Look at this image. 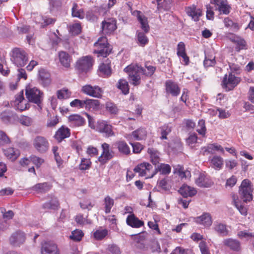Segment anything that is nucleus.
<instances>
[{
	"label": "nucleus",
	"instance_id": "58836bf2",
	"mask_svg": "<svg viewBox=\"0 0 254 254\" xmlns=\"http://www.w3.org/2000/svg\"><path fill=\"white\" fill-rule=\"evenodd\" d=\"M132 136L137 140L145 139L147 136V131L144 128H139L132 132Z\"/></svg>",
	"mask_w": 254,
	"mask_h": 254
},
{
	"label": "nucleus",
	"instance_id": "bf43d9fd",
	"mask_svg": "<svg viewBox=\"0 0 254 254\" xmlns=\"http://www.w3.org/2000/svg\"><path fill=\"white\" fill-rule=\"evenodd\" d=\"M108 234V231L106 229L98 230L94 233V237L97 240H101L105 238Z\"/></svg>",
	"mask_w": 254,
	"mask_h": 254
},
{
	"label": "nucleus",
	"instance_id": "e2e57ef3",
	"mask_svg": "<svg viewBox=\"0 0 254 254\" xmlns=\"http://www.w3.org/2000/svg\"><path fill=\"white\" fill-rule=\"evenodd\" d=\"M30 159L31 162L37 168H39L44 162V160L43 158L35 155H31L30 157Z\"/></svg>",
	"mask_w": 254,
	"mask_h": 254
},
{
	"label": "nucleus",
	"instance_id": "9d476101",
	"mask_svg": "<svg viewBox=\"0 0 254 254\" xmlns=\"http://www.w3.org/2000/svg\"><path fill=\"white\" fill-rule=\"evenodd\" d=\"M210 3L215 5V10L221 14L228 15L231 11V6L227 0H210Z\"/></svg>",
	"mask_w": 254,
	"mask_h": 254
},
{
	"label": "nucleus",
	"instance_id": "6ab92c4d",
	"mask_svg": "<svg viewBox=\"0 0 254 254\" xmlns=\"http://www.w3.org/2000/svg\"><path fill=\"white\" fill-rule=\"evenodd\" d=\"M165 87L167 93L173 96H177L180 93L181 89L178 84L171 80L166 81Z\"/></svg>",
	"mask_w": 254,
	"mask_h": 254
},
{
	"label": "nucleus",
	"instance_id": "603ef678",
	"mask_svg": "<svg viewBox=\"0 0 254 254\" xmlns=\"http://www.w3.org/2000/svg\"><path fill=\"white\" fill-rule=\"evenodd\" d=\"M216 64V61L215 57L212 56L205 55V59L203 61V65L205 67L207 68L210 66H213Z\"/></svg>",
	"mask_w": 254,
	"mask_h": 254
},
{
	"label": "nucleus",
	"instance_id": "37998d69",
	"mask_svg": "<svg viewBox=\"0 0 254 254\" xmlns=\"http://www.w3.org/2000/svg\"><path fill=\"white\" fill-rule=\"evenodd\" d=\"M159 130L161 134L160 139L162 140L167 139V135L172 131V127L169 124H165L160 127Z\"/></svg>",
	"mask_w": 254,
	"mask_h": 254
},
{
	"label": "nucleus",
	"instance_id": "aec40b11",
	"mask_svg": "<svg viewBox=\"0 0 254 254\" xmlns=\"http://www.w3.org/2000/svg\"><path fill=\"white\" fill-rule=\"evenodd\" d=\"M69 126L72 127L82 126L84 125L85 119L78 114H73L68 117Z\"/></svg>",
	"mask_w": 254,
	"mask_h": 254
},
{
	"label": "nucleus",
	"instance_id": "69168bd1",
	"mask_svg": "<svg viewBox=\"0 0 254 254\" xmlns=\"http://www.w3.org/2000/svg\"><path fill=\"white\" fill-rule=\"evenodd\" d=\"M10 142L9 138L3 131L0 130V146L9 143Z\"/></svg>",
	"mask_w": 254,
	"mask_h": 254
},
{
	"label": "nucleus",
	"instance_id": "7ed1b4c3",
	"mask_svg": "<svg viewBox=\"0 0 254 254\" xmlns=\"http://www.w3.org/2000/svg\"><path fill=\"white\" fill-rule=\"evenodd\" d=\"M124 71L127 73L131 84L137 86L140 83V74L143 71L141 66L137 64H130L124 69Z\"/></svg>",
	"mask_w": 254,
	"mask_h": 254
},
{
	"label": "nucleus",
	"instance_id": "473e14b6",
	"mask_svg": "<svg viewBox=\"0 0 254 254\" xmlns=\"http://www.w3.org/2000/svg\"><path fill=\"white\" fill-rule=\"evenodd\" d=\"M59 57L61 64L64 67H69L71 59L67 53L64 51H61L59 53Z\"/></svg>",
	"mask_w": 254,
	"mask_h": 254
},
{
	"label": "nucleus",
	"instance_id": "cd10ccee",
	"mask_svg": "<svg viewBox=\"0 0 254 254\" xmlns=\"http://www.w3.org/2000/svg\"><path fill=\"white\" fill-rule=\"evenodd\" d=\"M39 80L44 87L48 86L51 83L50 74L44 69L39 71Z\"/></svg>",
	"mask_w": 254,
	"mask_h": 254
},
{
	"label": "nucleus",
	"instance_id": "09e8293b",
	"mask_svg": "<svg viewBox=\"0 0 254 254\" xmlns=\"http://www.w3.org/2000/svg\"><path fill=\"white\" fill-rule=\"evenodd\" d=\"M57 94L58 98L62 100L69 98L71 95V93L68 89L64 88L58 90Z\"/></svg>",
	"mask_w": 254,
	"mask_h": 254
},
{
	"label": "nucleus",
	"instance_id": "13d9d810",
	"mask_svg": "<svg viewBox=\"0 0 254 254\" xmlns=\"http://www.w3.org/2000/svg\"><path fill=\"white\" fill-rule=\"evenodd\" d=\"M83 236V233L81 230L76 229L72 232L70 238L74 241H80Z\"/></svg>",
	"mask_w": 254,
	"mask_h": 254
},
{
	"label": "nucleus",
	"instance_id": "b1692460",
	"mask_svg": "<svg viewBox=\"0 0 254 254\" xmlns=\"http://www.w3.org/2000/svg\"><path fill=\"white\" fill-rule=\"evenodd\" d=\"M214 230L219 235L225 237L229 235V230L225 224L218 221L214 222L213 225Z\"/></svg>",
	"mask_w": 254,
	"mask_h": 254
},
{
	"label": "nucleus",
	"instance_id": "5701e85b",
	"mask_svg": "<svg viewBox=\"0 0 254 254\" xmlns=\"http://www.w3.org/2000/svg\"><path fill=\"white\" fill-rule=\"evenodd\" d=\"M133 14L134 15L136 14L137 19L141 24V29L145 33H148L150 27L148 24L147 18L144 15L141 14V12L140 11H134Z\"/></svg>",
	"mask_w": 254,
	"mask_h": 254
},
{
	"label": "nucleus",
	"instance_id": "a878e982",
	"mask_svg": "<svg viewBox=\"0 0 254 254\" xmlns=\"http://www.w3.org/2000/svg\"><path fill=\"white\" fill-rule=\"evenodd\" d=\"M187 14L191 17L192 19L195 21L199 20V17L201 16V10L199 8H196L195 6L188 7L186 9Z\"/></svg>",
	"mask_w": 254,
	"mask_h": 254
},
{
	"label": "nucleus",
	"instance_id": "20e7f679",
	"mask_svg": "<svg viewBox=\"0 0 254 254\" xmlns=\"http://www.w3.org/2000/svg\"><path fill=\"white\" fill-rule=\"evenodd\" d=\"M26 96L28 101L36 104L40 110L42 109L41 103L43 100V93L36 87L26 88Z\"/></svg>",
	"mask_w": 254,
	"mask_h": 254
},
{
	"label": "nucleus",
	"instance_id": "dca6fc26",
	"mask_svg": "<svg viewBox=\"0 0 254 254\" xmlns=\"http://www.w3.org/2000/svg\"><path fill=\"white\" fill-rule=\"evenodd\" d=\"M25 240L24 233L21 231H16L13 233L9 238V242L14 247L20 246Z\"/></svg>",
	"mask_w": 254,
	"mask_h": 254
},
{
	"label": "nucleus",
	"instance_id": "7c9ffc66",
	"mask_svg": "<svg viewBox=\"0 0 254 254\" xmlns=\"http://www.w3.org/2000/svg\"><path fill=\"white\" fill-rule=\"evenodd\" d=\"M114 145L122 154L129 155L130 153V148L125 141H118L114 144Z\"/></svg>",
	"mask_w": 254,
	"mask_h": 254
},
{
	"label": "nucleus",
	"instance_id": "4c0bfd02",
	"mask_svg": "<svg viewBox=\"0 0 254 254\" xmlns=\"http://www.w3.org/2000/svg\"><path fill=\"white\" fill-rule=\"evenodd\" d=\"M171 170V168L170 165L168 164L161 163L155 167V170H154V174L155 175L159 172L161 174L168 175L170 173Z\"/></svg>",
	"mask_w": 254,
	"mask_h": 254
},
{
	"label": "nucleus",
	"instance_id": "774afa93",
	"mask_svg": "<svg viewBox=\"0 0 254 254\" xmlns=\"http://www.w3.org/2000/svg\"><path fill=\"white\" fill-rule=\"evenodd\" d=\"M145 67L147 68V70L145 69H144L142 67V69L143 71L141 72V73H142V74H144V75H145L146 76H151L154 73V71L156 70V67L153 66H151V65L147 66V65H146Z\"/></svg>",
	"mask_w": 254,
	"mask_h": 254
},
{
	"label": "nucleus",
	"instance_id": "0eeeda50",
	"mask_svg": "<svg viewBox=\"0 0 254 254\" xmlns=\"http://www.w3.org/2000/svg\"><path fill=\"white\" fill-rule=\"evenodd\" d=\"M94 60L90 56H83L76 63V68L81 72H87L92 67Z\"/></svg>",
	"mask_w": 254,
	"mask_h": 254
},
{
	"label": "nucleus",
	"instance_id": "f3484780",
	"mask_svg": "<svg viewBox=\"0 0 254 254\" xmlns=\"http://www.w3.org/2000/svg\"><path fill=\"white\" fill-rule=\"evenodd\" d=\"M70 135V130L67 127L62 126L56 132L54 137L58 142H61L64 139Z\"/></svg>",
	"mask_w": 254,
	"mask_h": 254
},
{
	"label": "nucleus",
	"instance_id": "e433bc0d",
	"mask_svg": "<svg viewBox=\"0 0 254 254\" xmlns=\"http://www.w3.org/2000/svg\"><path fill=\"white\" fill-rule=\"evenodd\" d=\"M100 102L98 100L87 99L85 100L86 110H98L99 109Z\"/></svg>",
	"mask_w": 254,
	"mask_h": 254
},
{
	"label": "nucleus",
	"instance_id": "6e6d98bb",
	"mask_svg": "<svg viewBox=\"0 0 254 254\" xmlns=\"http://www.w3.org/2000/svg\"><path fill=\"white\" fill-rule=\"evenodd\" d=\"M106 110L111 114L116 115L118 112V109L116 104L111 102L106 103Z\"/></svg>",
	"mask_w": 254,
	"mask_h": 254
},
{
	"label": "nucleus",
	"instance_id": "2f4dec72",
	"mask_svg": "<svg viewBox=\"0 0 254 254\" xmlns=\"http://www.w3.org/2000/svg\"><path fill=\"white\" fill-rule=\"evenodd\" d=\"M180 193L184 197L192 196L196 193V190L187 185H183L179 190Z\"/></svg>",
	"mask_w": 254,
	"mask_h": 254
},
{
	"label": "nucleus",
	"instance_id": "c03bdc74",
	"mask_svg": "<svg viewBox=\"0 0 254 254\" xmlns=\"http://www.w3.org/2000/svg\"><path fill=\"white\" fill-rule=\"evenodd\" d=\"M147 152L150 155L152 163L154 165L158 164L160 161L159 153L158 151L154 148H149Z\"/></svg>",
	"mask_w": 254,
	"mask_h": 254
},
{
	"label": "nucleus",
	"instance_id": "8fccbe9b",
	"mask_svg": "<svg viewBox=\"0 0 254 254\" xmlns=\"http://www.w3.org/2000/svg\"><path fill=\"white\" fill-rule=\"evenodd\" d=\"M223 22L225 26L227 28H230L233 30H238L239 29V25L237 23H234L229 17L225 18Z\"/></svg>",
	"mask_w": 254,
	"mask_h": 254
},
{
	"label": "nucleus",
	"instance_id": "f257e3e1",
	"mask_svg": "<svg viewBox=\"0 0 254 254\" xmlns=\"http://www.w3.org/2000/svg\"><path fill=\"white\" fill-rule=\"evenodd\" d=\"M10 60L17 67H23L29 60L28 55L23 49L15 48L11 51Z\"/></svg>",
	"mask_w": 254,
	"mask_h": 254
},
{
	"label": "nucleus",
	"instance_id": "864d4df0",
	"mask_svg": "<svg viewBox=\"0 0 254 254\" xmlns=\"http://www.w3.org/2000/svg\"><path fill=\"white\" fill-rule=\"evenodd\" d=\"M234 42L236 45L235 49L237 51L247 49L246 43L244 39L237 37L234 40Z\"/></svg>",
	"mask_w": 254,
	"mask_h": 254
},
{
	"label": "nucleus",
	"instance_id": "6e6552de",
	"mask_svg": "<svg viewBox=\"0 0 254 254\" xmlns=\"http://www.w3.org/2000/svg\"><path fill=\"white\" fill-rule=\"evenodd\" d=\"M240 78L235 76L232 73H229L228 77L227 75L225 74L222 81L223 88L226 91H230L233 89L240 82Z\"/></svg>",
	"mask_w": 254,
	"mask_h": 254
},
{
	"label": "nucleus",
	"instance_id": "423d86ee",
	"mask_svg": "<svg viewBox=\"0 0 254 254\" xmlns=\"http://www.w3.org/2000/svg\"><path fill=\"white\" fill-rule=\"evenodd\" d=\"M239 194L244 202L247 203L253 199L251 188L248 180L245 179L242 181L239 189Z\"/></svg>",
	"mask_w": 254,
	"mask_h": 254
},
{
	"label": "nucleus",
	"instance_id": "338daca9",
	"mask_svg": "<svg viewBox=\"0 0 254 254\" xmlns=\"http://www.w3.org/2000/svg\"><path fill=\"white\" fill-rule=\"evenodd\" d=\"M0 119L4 123H8L10 121L12 114L9 111H4L0 114Z\"/></svg>",
	"mask_w": 254,
	"mask_h": 254
},
{
	"label": "nucleus",
	"instance_id": "f03ea898",
	"mask_svg": "<svg viewBox=\"0 0 254 254\" xmlns=\"http://www.w3.org/2000/svg\"><path fill=\"white\" fill-rule=\"evenodd\" d=\"M94 46L95 48L93 53L97 54L98 57H107L111 53L112 48L105 37L99 38Z\"/></svg>",
	"mask_w": 254,
	"mask_h": 254
},
{
	"label": "nucleus",
	"instance_id": "f704fd0d",
	"mask_svg": "<svg viewBox=\"0 0 254 254\" xmlns=\"http://www.w3.org/2000/svg\"><path fill=\"white\" fill-rule=\"evenodd\" d=\"M59 206V201L57 198L55 196H51L50 199L43 204V208L45 209L55 210Z\"/></svg>",
	"mask_w": 254,
	"mask_h": 254
},
{
	"label": "nucleus",
	"instance_id": "ea45409f",
	"mask_svg": "<svg viewBox=\"0 0 254 254\" xmlns=\"http://www.w3.org/2000/svg\"><path fill=\"white\" fill-rule=\"evenodd\" d=\"M211 166L216 170H220L223 165V158L218 156H214L210 159Z\"/></svg>",
	"mask_w": 254,
	"mask_h": 254
},
{
	"label": "nucleus",
	"instance_id": "72a5a7b5",
	"mask_svg": "<svg viewBox=\"0 0 254 254\" xmlns=\"http://www.w3.org/2000/svg\"><path fill=\"white\" fill-rule=\"evenodd\" d=\"M24 99L23 91H21L19 94L16 95L15 101V105H17L15 108L16 110H19L20 112L28 108L27 105L26 104H24V106H22Z\"/></svg>",
	"mask_w": 254,
	"mask_h": 254
},
{
	"label": "nucleus",
	"instance_id": "f8f14e48",
	"mask_svg": "<svg viewBox=\"0 0 254 254\" xmlns=\"http://www.w3.org/2000/svg\"><path fill=\"white\" fill-rule=\"evenodd\" d=\"M112 126L105 121H99L97 122L96 130L104 134L106 137L115 135Z\"/></svg>",
	"mask_w": 254,
	"mask_h": 254
},
{
	"label": "nucleus",
	"instance_id": "c85d7f7f",
	"mask_svg": "<svg viewBox=\"0 0 254 254\" xmlns=\"http://www.w3.org/2000/svg\"><path fill=\"white\" fill-rule=\"evenodd\" d=\"M144 31L137 30L135 34L136 43L139 46L144 47L149 42V39Z\"/></svg>",
	"mask_w": 254,
	"mask_h": 254
},
{
	"label": "nucleus",
	"instance_id": "1a4fd4ad",
	"mask_svg": "<svg viewBox=\"0 0 254 254\" xmlns=\"http://www.w3.org/2000/svg\"><path fill=\"white\" fill-rule=\"evenodd\" d=\"M81 92L89 96L100 98L103 94L102 89L98 86H92L90 84H86L81 88Z\"/></svg>",
	"mask_w": 254,
	"mask_h": 254
},
{
	"label": "nucleus",
	"instance_id": "4d7b16f0",
	"mask_svg": "<svg viewBox=\"0 0 254 254\" xmlns=\"http://www.w3.org/2000/svg\"><path fill=\"white\" fill-rule=\"evenodd\" d=\"M197 132L202 136H204L206 133V128L205 125V121L203 120H200L198 122Z\"/></svg>",
	"mask_w": 254,
	"mask_h": 254
},
{
	"label": "nucleus",
	"instance_id": "4be33fe9",
	"mask_svg": "<svg viewBox=\"0 0 254 254\" xmlns=\"http://www.w3.org/2000/svg\"><path fill=\"white\" fill-rule=\"evenodd\" d=\"M195 221L206 227H210L212 223L211 215L207 212H204L201 216L196 217Z\"/></svg>",
	"mask_w": 254,
	"mask_h": 254
},
{
	"label": "nucleus",
	"instance_id": "680f3d73",
	"mask_svg": "<svg viewBox=\"0 0 254 254\" xmlns=\"http://www.w3.org/2000/svg\"><path fill=\"white\" fill-rule=\"evenodd\" d=\"M70 105L72 107H75L78 109L85 108V100L76 99L70 103Z\"/></svg>",
	"mask_w": 254,
	"mask_h": 254
},
{
	"label": "nucleus",
	"instance_id": "9b49d317",
	"mask_svg": "<svg viewBox=\"0 0 254 254\" xmlns=\"http://www.w3.org/2000/svg\"><path fill=\"white\" fill-rule=\"evenodd\" d=\"M152 168V166L149 163H142L135 167L134 171L138 173L140 176L145 177L146 178H151L154 176V171L152 173L150 172Z\"/></svg>",
	"mask_w": 254,
	"mask_h": 254
},
{
	"label": "nucleus",
	"instance_id": "c756f323",
	"mask_svg": "<svg viewBox=\"0 0 254 254\" xmlns=\"http://www.w3.org/2000/svg\"><path fill=\"white\" fill-rule=\"evenodd\" d=\"M3 153L5 157L12 161L15 160L20 155L19 150L12 147L4 149Z\"/></svg>",
	"mask_w": 254,
	"mask_h": 254
},
{
	"label": "nucleus",
	"instance_id": "052dcab7",
	"mask_svg": "<svg viewBox=\"0 0 254 254\" xmlns=\"http://www.w3.org/2000/svg\"><path fill=\"white\" fill-rule=\"evenodd\" d=\"M107 250L108 254H121L120 248L115 244L109 245Z\"/></svg>",
	"mask_w": 254,
	"mask_h": 254
},
{
	"label": "nucleus",
	"instance_id": "49530a36",
	"mask_svg": "<svg viewBox=\"0 0 254 254\" xmlns=\"http://www.w3.org/2000/svg\"><path fill=\"white\" fill-rule=\"evenodd\" d=\"M114 200L110 196L107 195L104 198L105 213L108 214L111 212V208L114 206Z\"/></svg>",
	"mask_w": 254,
	"mask_h": 254
},
{
	"label": "nucleus",
	"instance_id": "412c9836",
	"mask_svg": "<svg viewBox=\"0 0 254 254\" xmlns=\"http://www.w3.org/2000/svg\"><path fill=\"white\" fill-rule=\"evenodd\" d=\"M232 203L235 206L238 210L239 212L244 216L247 215L248 209L246 206L243 205V203L239 199L238 196L233 193L232 194Z\"/></svg>",
	"mask_w": 254,
	"mask_h": 254
},
{
	"label": "nucleus",
	"instance_id": "5fc2aeb1",
	"mask_svg": "<svg viewBox=\"0 0 254 254\" xmlns=\"http://www.w3.org/2000/svg\"><path fill=\"white\" fill-rule=\"evenodd\" d=\"M91 162L90 159L81 158V162L79 165V169L80 170H86L91 167Z\"/></svg>",
	"mask_w": 254,
	"mask_h": 254
},
{
	"label": "nucleus",
	"instance_id": "de8ad7c7",
	"mask_svg": "<svg viewBox=\"0 0 254 254\" xmlns=\"http://www.w3.org/2000/svg\"><path fill=\"white\" fill-rule=\"evenodd\" d=\"M108 64H102L99 67L100 71L103 74L104 77H109L111 75V66Z\"/></svg>",
	"mask_w": 254,
	"mask_h": 254
},
{
	"label": "nucleus",
	"instance_id": "ddd939ff",
	"mask_svg": "<svg viewBox=\"0 0 254 254\" xmlns=\"http://www.w3.org/2000/svg\"><path fill=\"white\" fill-rule=\"evenodd\" d=\"M41 252V254H60L58 246L51 241L42 243Z\"/></svg>",
	"mask_w": 254,
	"mask_h": 254
},
{
	"label": "nucleus",
	"instance_id": "4468645a",
	"mask_svg": "<svg viewBox=\"0 0 254 254\" xmlns=\"http://www.w3.org/2000/svg\"><path fill=\"white\" fill-rule=\"evenodd\" d=\"M101 28L104 34H110L116 29V20L114 18H108L102 22Z\"/></svg>",
	"mask_w": 254,
	"mask_h": 254
},
{
	"label": "nucleus",
	"instance_id": "79ce46f5",
	"mask_svg": "<svg viewBox=\"0 0 254 254\" xmlns=\"http://www.w3.org/2000/svg\"><path fill=\"white\" fill-rule=\"evenodd\" d=\"M197 136L195 133H190L186 139L187 144L192 149H196L198 146L197 143Z\"/></svg>",
	"mask_w": 254,
	"mask_h": 254
},
{
	"label": "nucleus",
	"instance_id": "39448f33",
	"mask_svg": "<svg viewBox=\"0 0 254 254\" xmlns=\"http://www.w3.org/2000/svg\"><path fill=\"white\" fill-rule=\"evenodd\" d=\"M33 146L38 153L44 154L48 151L50 143L47 138L45 137L37 135L33 139Z\"/></svg>",
	"mask_w": 254,
	"mask_h": 254
},
{
	"label": "nucleus",
	"instance_id": "a19ab883",
	"mask_svg": "<svg viewBox=\"0 0 254 254\" xmlns=\"http://www.w3.org/2000/svg\"><path fill=\"white\" fill-rule=\"evenodd\" d=\"M51 189L50 186L47 183H39L32 187V190L38 193H45Z\"/></svg>",
	"mask_w": 254,
	"mask_h": 254
},
{
	"label": "nucleus",
	"instance_id": "0e129e2a",
	"mask_svg": "<svg viewBox=\"0 0 254 254\" xmlns=\"http://www.w3.org/2000/svg\"><path fill=\"white\" fill-rule=\"evenodd\" d=\"M59 123V119L57 116H53L48 119L47 126L48 127H54Z\"/></svg>",
	"mask_w": 254,
	"mask_h": 254
},
{
	"label": "nucleus",
	"instance_id": "c9c22d12",
	"mask_svg": "<svg viewBox=\"0 0 254 254\" xmlns=\"http://www.w3.org/2000/svg\"><path fill=\"white\" fill-rule=\"evenodd\" d=\"M71 15L73 17L82 19L85 16L84 10L82 8H79L77 3L73 2L71 8Z\"/></svg>",
	"mask_w": 254,
	"mask_h": 254
},
{
	"label": "nucleus",
	"instance_id": "a211bd4d",
	"mask_svg": "<svg viewBox=\"0 0 254 254\" xmlns=\"http://www.w3.org/2000/svg\"><path fill=\"white\" fill-rule=\"evenodd\" d=\"M195 182L197 186L201 188H209L213 185L211 180L204 173L199 174Z\"/></svg>",
	"mask_w": 254,
	"mask_h": 254
},
{
	"label": "nucleus",
	"instance_id": "bb28decb",
	"mask_svg": "<svg viewBox=\"0 0 254 254\" xmlns=\"http://www.w3.org/2000/svg\"><path fill=\"white\" fill-rule=\"evenodd\" d=\"M223 243L225 246L233 251H238L240 249L241 244L237 240L232 238L226 239L223 240Z\"/></svg>",
	"mask_w": 254,
	"mask_h": 254
},
{
	"label": "nucleus",
	"instance_id": "2eb2a0df",
	"mask_svg": "<svg viewBox=\"0 0 254 254\" xmlns=\"http://www.w3.org/2000/svg\"><path fill=\"white\" fill-rule=\"evenodd\" d=\"M102 153L98 157V161L102 164H105L113 157L112 152L110 150V145L107 143L102 144Z\"/></svg>",
	"mask_w": 254,
	"mask_h": 254
},
{
	"label": "nucleus",
	"instance_id": "3c124183",
	"mask_svg": "<svg viewBox=\"0 0 254 254\" xmlns=\"http://www.w3.org/2000/svg\"><path fill=\"white\" fill-rule=\"evenodd\" d=\"M214 150L219 151L222 153H224V150L222 146L215 143L208 145L205 149V152L213 153Z\"/></svg>",
	"mask_w": 254,
	"mask_h": 254
},
{
	"label": "nucleus",
	"instance_id": "a18cd8bd",
	"mask_svg": "<svg viewBox=\"0 0 254 254\" xmlns=\"http://www.w3.org/2000/svg\"><path fill=\"white\" fill-rule=\"evenodd\" d=\"M117 87L120 89L124 94H127L129 93V86L127 81L124 79L119 80Z\"/></svg>",
	"mask_w": 254,
	"mask_h": 254
},
{
	"label": "nucleus",
	"instance_id": "393cba45",
	"mask_svg": "<svg viewBox=\"0 0 254 254\" xmlns=\"http://www.w3.org/2000/svg\"><path fill=\"white\" fill-rule=\"evenodd\" d=\"M126 222L128 225L132 228H140L144 225L143 221L139 220L133 214L127 217Z\"/></svg>",
	"mask_w": 254,
	"mask_h": 254
}]
</instances>
